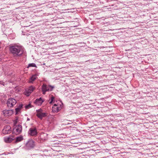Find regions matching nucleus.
<instances>
[{
	"label": "nucleus",
	"instance_id": "f257e3e1",
	"mask_svg": "<svg viewBox=\"0 0 158 158\" xmlns=\"http://www.w3.org/2000/svg\"><path fill=\"white\" fill-rule=\"evenodd\" d=\"M10 52L14 56H20L23 53L24 49L23 47L20 46L15 45L10 47Z\"/></svg>",
	"mask_w": 158,
	"mask_h": 158
},
{
	"label": "nucleus",
	"instance_id": "f03ea898",
	"mask_svg": "<svg viewBox=\"0 0 158 158\" xmlns=\"http://www.w3.org/2000/svg\"><path fill=\"white\" fill-rule=\"evenodd\" d=\"M54 88V87L50 85H46L44 84L42 85V91L43 94H45L46 91H52Z\"/></svg>",
	"mask_w": 158,
	"mask_h": 158
},
{
	"label": "nucleus",
	"instance_id": "7ed1b4c3",
	"mask_svg": "<svg viewBox=\"0 0 158 158\" xmlns=\"http://www.w3.org/2000/svg\"><path fill=\"white\" fill-rule=\"evenodd\" d=\"M36 111V115L40 119H42L43 118L46 117L47 115V114L44 112L41 109L37 110Z\"/></svg>",
	"mask_w": 158,
	"mask_h": 158
},
{
	"label": "nucleus",
	"instance_id": "20e7f679",
	"mask_svg": "<svg viewBox=\"0 0 158 158\" xmlns=\"http://www.w3.org/2000/svg\"><path fill=\"white\" fill-rule=\"evenodd\" d=\"M35 146L34 142L32 139L29 140L26 145V148L30 149L33 148Z\"/></svg>",
	"mask_w": 158,
	"mask_h": 158
},
{
	"label": "nucleus",
	"instance_id": "39448f33",
	"mask_svg": "<svg viewBox=\"0 0 158 158\" xmlns=\"http://www.w3.org/2000/svg\"><path fill=\"white\" fill-rule=\"evenodd\" d=\"M17 103L16 100L13 98H9L7 102V106L9 107H13Z\"/></svg>",
	"mask_w": 158,
	"mask_h": 158
},
{
	"label": "nucleus",
	"instance_id": "423d86ee",
	"mask_svg": "<svg viewBox=\"0 0 158 158\" xmlns=\"http://www.w3.org/2000/svg\"><path fill=\"white\" fill-rule=\"evenodd\" d=\"M22 131V126L21 125L16 126L14 128L13 132L16 135H18L21 133Z\"/></svg>",
	"mask_w": 158,
	"mask_h": 158
},
{
	"label": "nucleus",
	"instance_id": "0eeeda50",
	"mask_svg": "<svg viewBox=\"0 0 158 158\" xmlns=\"http://www.w3.org/2000/svg\"><path fill=\"white\" fill-rule=\"evenodd\" d=\"M35 89V87L31 86L28 88L26 89L24 94L27 96H29Z\"/></svg>",
	"mask_w": 158,
	"mask_h": 158
},
{
	"label": "nucleus",
	"instance_id": "6e6552de",
	"mask_svg": "<svg viewBox=\"0 0 158 158\" xmlns=\"http://www.w3.org/2000/svg\"><path fill=\"white\" fill-rule=\"evenodd\" d=\"M15 139L14 137L12 136H6L4 137V140L6 143H10L12 142Z\"/></svg>",
	"mask_w": 158,
	"mask_h": 158
},
{
	"label": "nucleus",
	"instance_id": "1a4fd4ad",
	"mask_svg": "<svg viewBox=\"0 0 158 158\" xmlns=\"http://www.w3.org/2000/svg\"><path fill=\"white\" fill-rule=\"evenodd\" d=\"M11 132V127L10 126H6L4 127L2 131V132L4 134L10 133Z\"/></svg>",
	"mask_w": 158,
	"mask_h": 158
},
{
	"label": "nucleus",
	"instance_id": "9d476101",
	"mask_svg": "<svg viewBox=\"0 0 158 158\" xmlns=\"http://www.w3.org/2000/svg\"><path fill=\"white\" fill-rule=\"evenodd\" d=\"M28 133L29 134L32 136H35L36 135L37 132L36 128L35 127L30 128Z\"/></svg>",
	"mask_w": 158,
	"mask_h": 158
},
{
	"label": "nucleus",
	"instance_id": "9b49d317",
	"mask_svg": "<svg viewBox=\"0 0 158 158\" xmlns=\"http://www.w3.org/2000/svg\"><path fill=\"white\" fill-rule=\"evenodd\" d=\"M4 115L7 117L11 116L13 114V111L11 110H4L3 111Z\"/></svg>",
	"mask_w": 158,
	"mask_h": 158
},
{
	"label": "nucleus",
	"instance_id": "f8f14e48",
	"mask_svg": "<svg viewBox=\"0 0 158 158\" xmlns=\"http://www.w3.org/2000/svg\"><path fill=\"white\" fill-rule=\"evenodd\" d=\"M61 108L60 107H58L57 104H55L52 107V111L53 112H57L61 109Z\"/></svg>",
	"mask_w": 158,
	"mask_h": 158
},
{
	"label": "nucleus",
	"instance_id": "ddd939ff",
	"mask_svg": "<svg viewBox=\"0 0 158 158\" xmlns=\"http://www.w3.org/2000/svg\"><path fill=\"white\" fill-rule=\"evenodd\" d=\"M44 102V100L42 99L41 98H39L37 99L35 101V103L38 106L41 105L43 102Z\"/></svg>",
	"mask_w": 158,
	"mask_h": 158
},
{
	"label": "nucleus",
	"instance_id": "4468645a",
	"mask_svg": "<svg viewBox=\"0 0 158 158\" xmlns=\"http://www.w3.org/2000/svg\"><path fill=\"white\" fill-rule=\"evenodd\" d=\"M37 78V75L35 74L33 75L29 79L28 82L33 83L34 81Z\"/></svg>",
	"mask_w": 158,
	"mask_h": 158
},
{
	"label": "nucleus",
	"instance_id": "2eb2a0df",
	"mask_svg": "<svg viewBox=\"0 0 158 158\" xmlns=\"http://www.w3.org/2000/svg\"><path fill=\"white\" fill-rule=\"evenodd\" d=\"M40 137L42 140H45L47 138V134L45 133H41L40 135Z\"/></svg>",
	"mask_w": 158,
	"mask_h": 158
},
{
	"label": "nucleus",
	"instance_id": "dca6fc26",
	"mask_svg": "<svg viewBox=\"0 0 158 158\" xmlns=\"http://www.w3.org/2000/svg\"><path fill=\"white\" fill-rule=\"evenodd\" d=\"M23 140V138L22 137L19 136L17 137L16 138L15 142L17 143L18 142H20Z\"/></svg>",
	"mask_w": 158,
	"mask_h": 158
},
{
	"label": "nucleus",
	"instance_id": "f3484780",
	"mask_svg": "<svg viewBox=\"0 0 158 158\" xmlns=\"http://www.w3.org/2000/svg\"><path fill=\"white\" fill-rule=\"evenodd\" d=\"M50 99L49 100V101H50L49 103L52 104L54 100L55 97L52 95H50Z\"/></svg>",
	"mask_w": 158,
	"mask_h": 158
},
{
	"label": "nucleus",
	"instance_id": "a211bd4d",
	"mask_svg": "<svg viewBox=\"0 0 158 158\" xmlns=\"http://www.w3.org/2000/svg\"><path fill=\"white\" fill-rule=\"evenodd\" d=\"M36 67V64L35 63H33L29 64H28V65L27 67V68H28L29 67Z\"/></svg>",
	"mask_w": 158,
	"mask_h": 158
},
{
	"label": "nucleus",
	"instance_id": "6ab92c4d",
	"mask_svg": "<svg viewBox=\"0 0 158 158\" xmlns=\"http://www.w3.org/2000/svg\"><path fill=\"white\" fill-rule=\"evenodd\" d=\"M21 110V109H19L18 107L16 108L15 109L16 114H18L19 112H20Z\"/></svg>",
	"mask_w": 158,
	"mask_h": 158
},
{
	"label": "nucleus",
	"instance_id": "aec40b11",
	"mask_svg": "<svg viewBox=\"0 0 158 158\" xmlns=\"http://www.w3.org/2000/svg\"><path fill=\"white\" fill-rule=\"evenodd\" d=\"M23 106V105L22 104L20 105L18 107V108L21 109L22 108Z\"/></svg>",
	"mask_w": 158,
	"mask_h": 158
},
{
	"label": "nucleus",
	"instance_id": "412c9836",
	"mask_svg": "<svg viewBox=\"0 0 158 158\" xmlns=\"http://www.w3.org/2000/svg\"><path fill=\"white\" fill-rule=\"evenodd\" d=\"M23 106V105L22 104L20 105L18 107V108L21 109L22 108Z\"/></svg>",
	"mask_w": 158,
	"mask_h": 158
},
{
	"label": "nucleus",
	"instance_id": "4be33fe9",
	"mask_svg": "<svg viewBox=\"0 0 158 158\" xmlns=\"http://www.w3.org/2000/svg\"><path fill=\"white\" fill-rule=\"evenodd\" d=\"M30 107V105H27L25 106V108L26 109H28Z\"/></svg>",
	"mask_w": 158,
	"mask_h": 158
},
{
	"label": "nucleus",
	"instance_id": "5701e85b",
	"mask_svg": "<svg viewBox=\"0 0 158 158\" xmlns=\"http://www.w3.org/2000/svg\"><path fill=\"white\" fill-rule=\"evenodd\" d=\"M18 118H16L14 121V123L15 124H16L17 121H18Z\"/></svg>",
	"mask_w": 158,
	"mask_h": 158
},
{
	"label": "nucleus",
	"instance_id": "b1692460",
	"mask_svg": "<svg viewBox=\"0 0 158 158\" xmlns=\"http://www.w3.org/2000/svg\"><path fill=\"white\" fill-rule=\"evenodd\" d=\"M27 120H29V118H27Z\"/></svg>",
	"mask_w": 158,
	"mask_h": 158
},
{
	"label": "nucleus",
	"instance_id": "393cba45",
	"mask_svg": "<svg viewBox=\"0 0 158 158\" xmlns=\"http://www.w3.org/2000/svg\"><path fill=\"white\" fill-rule=\"evenodd\" d=\"M3 154H2L1 155H0V156H2Z\"/></svg>",
	"mask_w": 158,
	"mask_h": 158
}]
</instances>
